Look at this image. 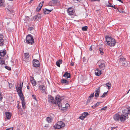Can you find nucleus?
Wrapping results in <instances>:
<instances>
[{
    "label": "nucleus",
    "instance_id": "nucleus-1",
    "mask_svg": "<svg viewBox=\"0 0 130 130\" xmlns=\"http://www.w3.org/2000/svg\"><path fill=\"white\" fill-rule=\"evenodd\" d=\"M123 114L120 115L117 113L113 116V118L116 121L123 122L128 118V115H130V108H126L122 111Z\"/></svg>",
    "mask_w": 130,
    "mask_h": 130
},
{
    "label": "nucleus",
    "instance_id": "nucleus-2",
    "mask_svg": "<svg viewBox=\"0 0 130 130\" xmlns=\"http://www.w3.org/2000/svg\"><path fill=\"white\" fill-rule=\"evenodd\" d=\"M23 83H22V85L20 84V86L18 87H16V89L17 90L18 94L20 97L21 100L22 101V104L23 108L24 109L25 108V100H24V98L23 97L22 93V89L23 87Z\"/></svg>",
    "mask_w": 130,
    "mask_h": 130
},
{
    "label": "nucleus",
    "instance_id": "nucleus-3",
    "mask_svg": "<svg viewBox=\"0 0 130 130\" xmlns=\"http://www.w3.org/2000/svg\"><path fill=\"white\" fill-rule=\"evenodd\" d=\"M56 99L57 101V104L58 105L59 109L62 110H67L68 107L69 106V104L67 103L65 104V107H62V106L60 102L61 100L60 96H57L56 97Z\"/></svg>",
    "mask_w": 130,
    "mask_h": 130
},
{
    "label": "nucleus",
    "instance_id": "nucleus-4",
    "mask_svg": "<svg viewBox=\"0 0 130 130\" xmlns=\"http://www.w3.org/2000/svg\"><path fill=\"white\" fill-rule=\"evenodd\" d=\"M105 38L107 45L110 46H114L115 45L116 42L115 39L108 36H106Z\"/></svg>",
    "mask_w": 130,
    "mask_h": 130
},
{
    "label": "nucleus",
    "instance_id": "nucleus-5",
    "mask_svg": "<svg viewBox=\"0 0 130 130\" xmlns=\"http://www.w3.org/2000/svg\"><path fill=\"white\" fill-rule=\"evenodd\" d=\"M32 36L28 35L26 37V42L30 44H32L34 43V39Z\"/></svg>",
    "mask_w": 130,
    "mask_h": 130
},
{
    "label": "nucleus",
    "instance_id": "nucleus-6",
    "mask_svg": "<svg viewBox=\"0 0 130 130\" xmlns=\"http://www.w3.org/2000/svg\"><path fill=\"white\" fill-rule=\"evenodd\" d=\"M99 67L101 70H104L105 68V62L102 60H100L97 62Z\"/></svg>",
    "mask_w": 130,
    "mask_h": 130
},
{
    "label": "nucleus",
    "instance_id": "nucleus-7",
    "mask_svg": "<svg viewBox=\"0 0 130 130\" xmlns=\"http://www.w3.org/2000/svg\"><path fill=\"white\" fill-rule=\"evenodd\" d=\"M48 5L51 6H58L60 4V3L58 2L57 0H52L48 3Z\"/></svg>",
    "mask_w": 130,
    "mask_h": 130
},
{
    "label": "nucleus",
    "instance_id": "nucleus-8",
    "mask_svg": "<svg viewBox=\"0 0 130 130\" xmlns=\"http://www.w3.org/2000/svg\"><path fill=\"white\" fill-rule=\"evenodd\" d=\"M48 99L49 102L57 104V101L56 98V100H55L54 98L51 95H50L48 96Z\"/></svg>",
    "mask_w": 130,
    "mask_h": 130
},
{
    "label": "nucleus",
    "instance_id": "nucleus-9",
    "mask_svg": "<svg viewBox=\"0 0 130 130\" xmlns=\"http://www.w3.org/2000/svg\"><path fill=\"white\" fill-rule=\"evenodd\" d=\"M33 66L35 67H38L40 66L39 61L37 59H34L33 60Z\"/></svg>",
    "mask_w": 130,
    "mask_h": 130
},
{
    "label": "nucleus",
    "instance_id": "nucleus-10",
    "mask_svg": "<svg viewBox=\"0 0 130 130\" xmlns=\"http://www.w3.org/2000/svg\"><path fill=\"white\" fill-rule=\"evenodd\" d=\"M88 115V113L84 112L82 113L81 115L79 117V118L82 120H83Z\"/></svg>",
    "mask_w": 130,
    "mask_h": 130
},
{
    "label": "nucleus",
    "instance_id": "nucleus-11",
    "mask_svg": "<svg viewBox=\"0 0 130 130\" xmlns=\"http://www.w3.org/2000/svg\"><path fill=\"white\" fill-rule=\"evenodd\" d=\"M6 53L5 50H1L0 51V58L3 59Z\"/></svg>",
    "mask_w": 130,
    "mask_h": 130
},
{
    "label": "nucleus",
    "instance_id": "nucleus-12",
    "mask_svg": "<svg viewBox=\"0 0 130 130\" xmlns=\"http://www.w3.org/2000/svg\"><path fill=\"white\" fill-rule=\"evenodd\" d=\"M67 12L69 15H72L74 14V12L73 11V8L72 7L69 8L68 9Z\"/></svg>",
    "mask_w": 130,
    "mask_h": 130
},
{
    "label": "nucleus",
    "instance_id": "nucleus-13",
    "mask_svg": "<svg viewBox=\"0 0 130 130\" xmlns=\"http://www.w3.org/2000/svg\"><path fill=\"white\" fill-rule=\"evenodd\" d=\"M101 71L98 68L97 69L95 70V74L96 76H99L102 74L101 72Z\"/></svg>",
    "mask_w": 130,
    "mask_h": 130
},
{
    "label": "nucleus",
    "instance_id": "nucleus-14",
    "mask_svg": "<svg viewBox=\"0 0 130 130\" xmlns=\"http://www.w3.org/2000/svg\"><path fill=\"white\" fill-rule=\"evenodd\" d=\"M3 38V35L2 34H0V46H3L4 44Z\"/></svg>",
    "mask_w": 130,
    "mask_h": 130
},
{
    "label": "nucleus",
    "instance_id": "nucleus-15",
    "mask_svg": "<svg viewBox=\"0 0 130 130\" xmlns=\"http://www.w3.org/2000/svg\"><path fill=\"white\" fill-rule=\"evenodd\" d=\"M61 83L65 85H69V82L66 79H63L61 80Z\"/></svg>",
    "mask_w": 130,
    "mask_h": 130
},
{
    "label": "nucleus",
    "instance_id": "nucleus-16",
    "mask_svg": "<svg viewBox=\"0 0 130 130\" xmlns=\"http://www.w3.org/2000/svg\"><path fill=\"white\" fill-rule=\"evenodd\" d=\"M100 87H99L97 89H96L95 91V97L97 98L99 97L100 93Z\"/></svg>",
    "mask_w": 130,
    "mask_h": 130
},
{
    "label": "nucleus",
    "instance_id": "nucleus-17",
    "mask_svg": "<svg viewBox=\"0 0 130 130\" xmlns=\"http://www.w3.org/2000/svg\"><path fill=\"white\" fill-rule=\"evenodd\" d=\"M66 78H68L70 77L71 75L69 73H68L67 72H66L63 75Z\"/></svg>",
    "mask_w": 130,
    "mask_h": 130
},
{
    "label": "nucleus",
    "instance_id": "nucleus-18",
    "mask_svg": "<svg viewBox=\"0 0 130 130\" xmlns=\"http://www.w3.org/2000/svg\"><path fill=\"white\" fill-rule=\"evenodd\" d=\"M53 9H48L46 8H45L43 10V12L45 14H48L49 13V12H51L52 10Z\"/></svg>",
    "mask_w": 130,
    "mask_h": 130
},
{
    "label": "nucleus",
    "instance_id": "nucleus-19",
    "mask_svg": "<svg viewBox=\"0 0 130 130\" xmlns=\"http://www.w3.org/2000/svg\"><path fill=\"white\" fill-rule=\"evenodd\" d=\"M41 18V16L40 14H38L35 15L33 18L32 20L35 21L36 20L38 19H40Z\"/></svg>",
    "mask_w": 130,
    "mask_h": 130
},
{
    "label": "nucleus",
    "instance_id": "nucleus-20",
    "mask_svg": "<svg viewBox=\"0 0 130 130\" xmlns=\"http://www.w3.org/2000/svg\"><path fill=\"white\" fill-rule=\"evenodd\" d=\"M39 88L42 93H44L45 92V88L43 85H41L39 86Z\"/></svg>",
    "mask_w": 130,
    "mask_h": 130
},
{
    "label": "nucleus",
    "instance_id": "nucleus-21",
    "mask_svg": "<svg viewBox=\"0 0 130 130\" xmlns=\"http://www.w3.org/2000/svg\"><path fill=\"white\" fill-rule=\"evenodd\" d=\"M46 120L47 121L48 123H51L53 120V118L52 117H47L46 118Z\"/></svg>",
    "mask_w": 130,
    "mask_h": 130
},
{
    "label": "nucleus",
    "instance_id": "nucleus-22",
    "mask_svg": "<svg viewBox=\"0 0 130 130\" xmlns=\"http://www.w3.org/2000/svg\"><path fill=\"white\" fill-rule=\"evenodd\" d=\"M5 114L7 119H9L11 117V115L9 112H5Z\"/></svg>",
    "mask_w": 130,
    "mask_h": 130
},
{
    "label": "nucleus",
    "instance_id": "nucleus-23",
    "mask_svg": "<svg viewBox=\"0 0 130 130\" xmlns=\"http://www.w3.org/2000/svg\"><path fill=\"white\" fill-rule=\"evenodd\" d=\"M59 125L61 126V127L62 128L63 127L65 126V124L62 121H59L57 123Z\"/></svg>",
    "mask_w": 130,
    "mask_h": 130
},
{
    "label": "nucleus",
    "instance_id": "nucleus-24",
    "mask_svg": "<svg viewBox=\"0 0 130 130\" xmlns=\"http://www.w3.org/2000/svg\"><path fill=\"white\" fill-rule=\"evenodd\" d=\"M128 62H127L125 60L123 61V62L121 63L122 66L125 67H126L128 66Z\"/></svg>",
    "mask_w": 130,
    "mask_h": 130
},
{
    "label": "nucleus",
    "instance_id": "nucleus-25",
    "mask_svg": "<svg viewBox=\"0 0 130 130\" xmlns=\"http://www.w3.org/2000/svg\"><path fill=\"white\" fill-rule=\"evenodd\" d=\"M94 96V93H93L91 94L90 95V96L89 97L88 99L87 100V103H88L90 102V101L91 100V98L93 97Z\"/></svg>",
    "mask_w": 130,
    "mask_h": 130
},
{
    "label": "nucleus",
    "instance_id": "nucleus-26",
    "mask_svg": "<svg viewBox=\"0 0 130 130\" xmlns=\"http://www.w3.org/2000/svg\"><path fill=\"white\" fill-rule=\"evenodd\" d=\"M54 128L56 129H60L62 127L57 123L54 126Z\"/></svg>",
    "mask_w": 130,
    "mask_h": 130
},
{
    "label": "nucleus",
    "instance_id": "nucleus-27",
    "mask_svg": "<svg viewBox=\"0 0 130 130\" xmlns=\"http://www.w3.org/2000/svg\"><path fill=\"white\" fill-rule=\"evenodd\" d=\"M125 60V58L123 57H121L119 58V62L121 63L123 62V61Z\"/></svg>",
    "mask_w": 130,
    "mask_h": 130
},
{
    "label": "nucleus",
    "instance_id": "nucleus-28",
    "mask_svg": "<svg viewBox=\"0 0 130 130\" xmlns=\"http://www.w3.org/2000/svg\"><path fill=\"white\" fill-rule=\"evenodd\" d=\"M33 78V79H32L31 81V83L34 86H35L36 85V83L35 80L34 79V78H32V79Z\"/></svg>",
    "mask_w": 130,
    "mask_h": 130
},
{
    "label": "nucleus",
    "instance_id": "nucleus-29",
    "mask_svg": "<svg viewBox=\"0 0 130 130\" xmlns=\"http://www.w3.org/2000/svg\"><path fill=\"white\" fill-rule=\"evenodd\" d=\"M24 56L25 58H28L29 57V55L28 53H24Z\"/></svg>",
    "mask_w": 130,
    "mask_h": 130
},
{
    "label": "nucleus",
    "instance_id": "nucleus-30",
    "mask_svg": "<svg viewBox=\"0 0 130 130\" xmlns=\"http://www.w3.org/2000/svg\"><path fill=\"white\" fill-rule=\"evenodd\" d=\"M99 51L100 52V54L101 55H103L104 54V52L103 51V50L102 48H100L99 49Z\"/></svg>",
    "mask_w": 130,
    "mask_h": 130
},
{
    "label": "nucleus",
    "instance_id": "nucleus-31",
    "mask_svg": "<svg viewBox=\"0 0 130 130\" xmlns=\"http://www.w3.org/2000/svg\"><path fill=\"white\" fill-rule=\"evenodd\" d=\"M19 114H20V115H23L24 113V112H23V111L22 108H20L19 111H18Z\"/></svg>",
    "mask_w": 130,
    "mask_h": 130
},
{
    "label": "nucleus",
    "instance_id": "nucleus-32",
    "mask_svg": "<svg viewBox=\"0 0 130 130\" xmlns=\"http://www.w3.org/2000/svg\"><path fill=\"white\" fill-rule=\"evenodd\" d=\"M108 92V91H107V92H104L103 94L101 96V98H102L106 96L107 95Z\"/></svg>",
    "mask_w": 130,
    "mask_h": 130
},
{
    "label": "nucleus",
    "instance_id": "nucleus-33",
    "mask_svg": "<svg viewBox=\"0 0 130 130\" xmlns=\"http://www.w3.org/2000/svg\"><path fill=\"white\" fill-rule=\"evenodd\" d=\"M4 0H0V7H2L3 5V3Z\"/></svg>",
    "mask_w": 130,
    "mask_h": 130
},
{
    "label": "nucleus",
    "instance_id": "nucleus-34",
    "mask_svg": "<svg viewBox=\"0 0 130 130\" xmlns=\"http://www.w3.org/2000/svg\"><path fill=\"white\" fill-rule=\"evenodd\" d=\"M2 59L0 58V64L1 65L5 64V61L3 60Z\"/></svg>",
    "mask_w": 130,
    "mask_h": 130
},
{
    "label": "nucleus",
    "instance_id": "nucleus-35",
    "mask_svg": "<svg viewBox=\"0 0 130 130\" xmlns=\"http://www.w3.org/2000/svg\"><path fill=\"white\" fill-rule=\"evenodd\" d=\"M108 4L106 3V6L107 7H113V5H111V3H109V2H108Z\"/></svg>",
    "mask_w": 130,
    "mask_h": 130
},
{
    "label": "nucleus",
    "instance_id": "nucleus-36",
    "mask_svg": "<svg viewBox=\"0 0 130 130\" xmlns=\"http://www.w3.org/2000/svg\"><path fill=\"white\" fill-rule=\"evenodd\" d=\"M88 27L87 26L83 27L82 28V29L83 31H86L87 30Z\"/></svg>",
    "mask_w": 130,
    "mask_h": 130
},
{
    "label": "nucleus",
    "instance_id": "nucleus-37",
    "mask_svg": "<svg viewBox=\"0 0 130 130\" xmlns=\"http://www.w3.org/2000/svg\"><path fill=\"white\" fill-rule=\"evenodd\" d=\"M106 86L108 87L109 89H110L111 87V83L109 82L107 83Z\"/></svg>",
    "mask_w": 130,
    "mask_h": 130
},
{
    "label": "nucleus",
    "instance_id": "nucleus-38",
    "mask_svg": "<svg viewBox=\"0 0 130 130\" xmlns=\"http://www.w3.org/2000/svg\"><path fill=\"white\" fill-rule=\"evenodd\" d=\"M101 102H98L96 103V104H94V106H95V107H96L98 106L100 104V103H101Z\"/></svg>",
    "mask_w": 130,
    "mask_h": 130
},
{
    "label": "nucleus",
    "instance_id": "nucleus-39",
    "mask_svg": "<svg viewBox=\"0 0 130 130\" xmlns=\"http://www.w3.org/2000/svg\"><path fill=\"white\" fill-rule=\"evenodd\" d=\"M32 97L33 99H34L36 101H37V99L36 98V97L35 95H34V94H33L32 95Z\"/></svg>",
    "mask_w": 130,
    "mask_h": 130
},
{
    "label": "nucleus",
    "instance_id": "nucleus-40",
    "mask_svg": "<svg viewBox=\"0 0 130 130\" xmlns=\"http://www.w3.org/2000/svg\"><path fill=\"white\" fill-rule=\"evenodd\" d=\"M5 68L9 70H11V68L8 66H5Z\"/></svg>",
    "mask_w": 130,
    "mask_h": 130
},
{
    "label": "nucleus",
    "instance_id": "nucleus-41",
    "mask_svg": "<svg viewBox=\"0 0 130 130\" xmlns=\"http://www.w3.org/2000/svg\"><path fill=\"white\" fill-rule=\"evenodd\" d=\"M3 98L2 95V93L0 92V101L2 100Z\"/></svg>",
    "mask_w": 130,
    "mask_h": 130
},
{
    "label": "nucleus",
    "instance_id": "nucleus-42",
    "mask_svg": "<svg viewBox=\"0 0 130 130\" xmlns=\"http://www.w3.org/2000/svg\"><path fill=\"white\" fill-rule=\"evenodd\" d=\"M56 64L57 66L59 67H60V64L58 61L56 62Z\"/></svg>",
    "mask_w": 130,
    "mask_h": 130
},
{
    "label": "nucleus",
    "instance_id": "nucleus-43",
    "mask_svg": "<svg viewBox=\"0 0 130 130\" xmlns=\"http://www.w3.org/2000/svg\"><path fill=\"white\" fill-rule=\"evenodd\" d=\"M41 8H39V7H38L37 8H36V10L37 11H40L41 9Z\"/></svg>",
    "mask_w": 130,
    "mask_h": 130
},
{
    "label": "nucleus",
    "instance_id": "nucleus-44",
    "mask_svg": "<svg viewBox=\"0 0 130 130\" xmlns=\"http://www.w3.org/2000/svg\"><path fill=\"white\" fill-rule=\"evenodd\" d=\"M42 6H43V4H41V3H40L39 4V6H38V7H39L41 8L42 7Z\"/></svg>",
    "mask_w": 130,
    "mask_h": 130
},
{
    "label": "nucleus",
    "instance_id": "nucleus-45",
    "mask_svg": "<svg viewBox=\"0 0 130 130\" xmlns=\"http://www.w3.org/2000/svg\"><path fill=\"white\" fill-rule=\"evenodd\" d=\"M58 61L60 64H61L62 63V60L59 59V60Z\"/></svg>",
    "mask_w": 130,
    "mask_h": 130
},
{
    "label": "nucleus",
    "instance_id": "nucleus-46",
    "mask_svg": "<svg viewBox=\"0 0 130 130\" xmlns=\"http://www.w3.org/2000/svg\"><path fill=\"white\" fill-rule=\"evenodd\" d=\"M107 108V107L106 106H105V107H103V108H102L101 109V110H105L106 109V108Z\"/></svg>",
    "mask_w": 130,
    "mask_h": 130
},
{
    "label": "nucleus",
    "instance_id": "nucleus-47",
    "mask_svg": "<svg viewBox=\"0 0 130 130\" xmlns=\"http://www.w3.org/2000/svg\"><path fill=\"white\" fill-rule=\"evenodd\" d=\"M6 130H13V128L10 127L9 128H7Z\"/></svg>",
    "mask_w": 130,
    "mask_h": 130
},
{
    "label": "nucleus",
    "instance_id": "nucleus-48",
    "mask_svg": "<svg viewBox=\"0 0 130 130\" xmlns=\"http://www.w3.org/2000/svg\"><path fill=\"white\" fill-rule=\"evenodd\" d=\"M21 107V106H20L19 105V103H18V106H17V107H18V109H20V108Z\"/></svg>",
    "mask_w": 130,
    "mask_h": 130
},
{
    "label": "nucleus",
    "instance_id": "nucleus-49",
    "mask_svg": "<svg viewBox=\"0 0 130 130\" xmlns=\"http://www.w3.org/2000/svg\"><path fill=\"white\" fill-rule=\"evenodd\" d=\"M89 50L90 51H92V46H91L90 47V48H89Z\"/></svg>",
    "mask_w": 130,
    "mask_h": 130
},
{
    "label": "nucleus",
    "instance_id": "nucleus-50",
    "mask_svg": "<svg viewBox=\"0 0 130 130\" xmlns=\"http://www.w3.org/2000/svg\"><path fill=\"white\" fill-rule=\"evenodd\" d=\"M100 0H91L92 1H98L99 2L100 1Z\"/></svg>",
    "mask_w": 130,
    "mask_h": 130
},
{
    "label": "nucleus",
    "instance_id": "nucleus-51",
    "mask_svg": "<svg viewBox=\"0 0 130 130\" xmlns=\"http://www.w3.org/2000/svg\"><path fill=\"white\" fill-rule=\"evenodd\" d=\"M71 65L72 66H74V62H72L71 63Z\"/></svg>",
    "mask_w": 130,
    "mask_h": 130
},
{
    "label": "nucleus",
    "instance_id": "nucleus-52",
    "mask_svg": "<svg viewBox=\"0 0 130 130\" xmlns=\"http://www.w3.org/2000/svg\"><path fill=\"white\" fill-rule=\"evenodd\" d=\"M113 7V8H114L115 9H117V8L116 7H115V5H114V6H113V7Z\"/></svg>",
    "mask_w": 130,
    "mask_h": 130
},
{
    "label": "nucleus",
    "instance_id": "nucleus-53",
    "mask_svg": "<svg viewBox=\"0 0 130 130\" xmlns=\"http://www.w3.org/2000/svg\"><path fill=\"white\" fill-rule=\"evenodd\" d=\"M116 0L119 1V2H121V3H123V1H121V0Z\"/></svg>",
    "mask_w": 130,
    "mask_h": 130
},
{
    "label": "nucleus",
    "instance_id": "nucleus-54",
    "mask_svg": "<svg viewBox=\"0 0 130 130\" xmlns=\"http://www.w3.org/2000/svg\"><path fill=\"white\" fill-rule=\"evenodd\" d=\"M34 0H31L29 2V3L30 4L32 3V2Z\"/></svg>",
    "mask_w": 130,
    "mask_h": 130
},
{
    "label": "nucleus",
    "instance_id": "nucleus-55",
    "mask_svg": "<svg viewBox=\"0 0 130 130\" xmlns=\"http://www.w3.org/2000/svg\"><path fill=\"white\" fill-rule=\"evenodd\" d=\"M91 107L92 108H95V106H94V105L93 106H91Z\"/></svg>",
    "mask_w": 130,
    "mask_h": 130
},
{
    "label": "nucleus",
    "instance_id": "nucleus-56",
    "mask_svg": "<svg viewBox=\"0 0 130 130\" xmlns=\"http://www.w3.org/2000/svg\"><path fill=\"white\" fill-rule=\"evenodd\" d=\"M115 127H111V130L113 129H115Z\"/></svg>",
    "mask_w": 130,
    "mask_h": 130
},
{
    "label": "nucleus",
    "instance_id": "nucleus-57",
    "mask_svg": "<svg viewBox=\"0 0 130 130\" xmlns=\"http://www.w3.org/2000/svg\"><path fill=\"white\" fill-rule=\"evenodd\" d=\"M27 89H30L29 87V86H27Z\"/></svg>",
    "mask_w": 130,
    "mask_h": 130
},
{
    "label": "nucleus",
    "instance_id": "nucleus-58",
    "mask_svg": "<svg viewBox=\"0 0 130 130\" xmlns=\"http://www.w3.org/2000/svg\"><path fill=\"white\" fill-rule=\"evenodd\" d=\"M119 12H120V13H124V11H121V12H120V11H119Z\"/></svg>",
    "mask_w": 130,
    "mask_h": 130
},
{
    "label": "nucleus",
    "instance_id": "nucleus-59",
    "mask_svg": "<svg viewBox=\"0 0 130 130\" xmlns=\"http://www.w3.org/2000/svg\"><path fill=\"white\" fill-rule=\"evenodd\" d=\"M44 1H42L40 3H41V4H43V3H44Z\"/></svg>",
    "mask_w": 130,
    "mask_h": 130
},
{
    "label": "nucleus",
    "instance_id": "nucleus-60",
    "mask_svg": "<svg viewBox=\"0 0 130 130\" xmlns=\"http://www.w3.org/2000/svg\"><path fill=\"white\" fill-rule=\"evenodd\" d=\"M91 129H92V128H91L90 127L89 128L88 130H91Z\"/></svg>",
    "mask_w": 130,
    "mask_h": 130
},
{
    "label": "nucleus",
    "instance_id": "nucleus-61",
    "mask_svg": "<svg viewBox=\"0 0 130 130\" xmlns=\"http://www.w3.org/2000/svg\"><path fill=\"white\" fill-rule=\"evenodd\" d=\"M129 91H130V89L127 92V93H129Z\"/></svg>",
    "mask_w": 130,
    "mask_h": 130
},
{
    "label": "nucleus",
    "instance_id": "nucleus-62",
    "mask_svg": "<svg viewBox=\"0 0 130 130\" xmlns=\"http://www.w3.org/2000/svg\"><path fill=\"white\" fill-rule=\"evenodd\" d=\"M29 29L30 30V31H31V28H29Z\"/></svg>",
    "mask_w": 130,
    "mask_h": 130
},
{
    "label": "nucleus",
    "instance_id": "nucleus-63",
    "mask_svg": "<svg viewBox=\"0 0 130 130\" xmlns=\"http://www.w3.org/2000/svg\"><path fill=\"white\" fill-rule=\"evenodd\" d=\"M104 86L103 85H102L101 86Z\"/></svg>",
    "mask_w": 130,
    "mask_h": 130
},
{
    "label": "nucleus",
    "instance_id": "nucleus-64",
    "mask_svg": "<svg viewBox=\"0 0 130 130\" xmlns=\"http://www.w3.org/2000/svg\"><path fill=\"white\" fill-rule=\"evenodd\" d=\"M9 1H12L13 0H9Z\"/></svg>",
    "mask_w": 130,
    "mask_h": 130
}]
</instances>
